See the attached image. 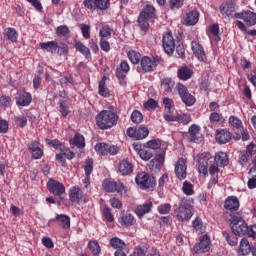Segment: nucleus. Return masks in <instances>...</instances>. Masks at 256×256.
I'll return each mask as SVG.
<instances>
[{
	"mask_svg": "<svg viewBox=\"0 0 256 256\" xmlns=\"http://www.w3.org/2000/svg\"><path fill=\"white\" fill-rule=\"evenodd\" d=\"M255 148V146L253 144H250L247 146L246 152H243L242 154H240V158H239V163L240 165H245L248 161H249V157L253 159H255L256 157V151L253 150Z\"/></svg>",
	"mask_w": 256,
	"mask_h": 256,
	"instance_id": "dca6fc26",
	"label": "nucleus"
},
{
	"mask_svg": "<svg viewBox=\"0 0 256 256\" xmlns=\"http://www.w3.org/2000/svg\"><path fill=\"white\" fill-rule=\"evenodd\" d=\"M162 45L167 55H173V53H175V39L171 32H167L163 35Z\"/></svg>",
	"mask_w": 256,
	"mask_h": 256,
	"instance_id": "1a4fd4ad",
	"label": "nucleus"
},
{
	"mask_svg": "<svg viewBox=\"0 0 256 256\" xmlns=\"http://www.w3.org/2000/svg\"><path fill=\"white\" fill-rule=\"evenodd\" d=\"M229 123L232 127H234V129H239L240 131L241 129H243V123L241 122V120H239V118L235 116H231L229 118Z\"/></svg>",
	"mask_w": 256,
	"mask_h": 256,
	"instance_id": "09e8293b",
	"label": "nucleus"
},
{
	"mask_svg": "<svg viewBox=\"0 0 256 256\" xmlns=\"http://www.w3.org/2000/svg\"><path fill=\"white\" fill-rule=\"evenodd\" d=\"M157 211L158 213H160V215H167L171 211V204L169 203L161 204L157 207Z\"/></svg>",
	"mask_w": 256,
	"mask_h": 256,
	"instance_id": "603ef678",
	"label": "nucleus"
},
{
	"mask_svg": "<svg viewBox=\"0 0 256 256\" xmlns=\"http://www.w3.org/2000/svg\"><path fill=\"white\" fill-rule=\"evenodd\" d=\"M199 23V11L192 10L186 14L184 18V25L191 27L193 25H197Z\"/></svg>",
	"mask_w": 256,
	"mask_h": 256,
	"instance_id": "aec40b11",
	"label": "nucleus"
},
{
	"mask_svg": "<svg viewBox=\"0 0 256 256\" xmlns=\"http://www.w3.org/2000/svg\"><path fill=\"white\" fill-rule=\"evenodd\" d=\"M57 53H58V55H67V53H68V49H67V44L66 43H63V42H61L60 44L59 43H57Z\"/></svg>",
	"mask_w": 256,
	"mask_h": 256,
	"instance_id": "69168bd1",
	"label": "nucleus"
},
{
	"mask_svg": "<svg viewBox=\"0 0 256 256\" xmlns=\"http://www.w3.org/2000/svg\"><path fill=\"white\" fill-rule=\"evenodd\" d=\"M192 51L194 55L199 59V61H207V56L205 55V50L203 46L198 42L191 43Z\"/></svg>",
	"mask_w": 256,
	"mask_h": 256,
	"instance_id": "b1692460",
	"label": "nucleus"
},
{
	"mask_svg": "<svg viewBox=\"0 0 256 256\" xmlns=\"http://www.w3.org/2000/svg\"><path fill=\"white\" fill-rule=\"evenodd\" d=\"M249 173H254V176L248 180V189L256 188V168L250 169Z\"/></svg>",
	"mask_w": 256,
	"mask_h": 256,
	"instance_id": "680f3d73",
	"label": "nucleus"
},
{
	"mask_svg": "<svg viewBox=\"0 0 256 256\" xmlns=\"http://www.w3.org/2000/svg\"><path fill=\"white\" fill-rule=\"evenodd\" d=\"M214 161L218 165V167H225L229 164V157L225 152H218L215 155Z\"/></svg>",
	"mask_w": 256,
	"mask_h": 256,
	"instance_id": "c85d7f7f",
	"label": "nucleus"
},
{
	"mask_svg": "<svg viewBox=\"0 0 256 256\" xmlns=\"http://www.w3.org/2000/svg\"><path fill=\"white\" fill-rule=\"evenodd\" d=\"M188 133L190 135V142L193 143H199V141H201V138H199V135L201 133V128L196 125L193 124L189 127Z\"/></svg>",
	"mask_w": 256,
	"mask_h": 256,
	"instance_id": "a878e982",
	"label": "nucleus"
},
{
	"mask_svg": "<svg viewBox=\"0 0 256 256\" xmlns=\"http://www.w3.org/2000/svg\"><path fill=\"white\" fill-rule=\"evenodd\" d=\"M47 188L52 195H56L57 197H61V195L65 194V185L57 180H50L47 183Z\"/></svg>",
	"mask_w": 256,
	"mask_h": 256,
	"instance_id": "9b49d317",
	"label": "nucleus"
},
{
	"mask_svg": "<svg viewBox=\"0 0 256 256\" xmlns=\"http://www.w3.org/2000/svg\"><path fill=\"white\" fill-rule=\"evenodd\" d=\"M192 226L195 229V231H199L200 233L203 232V222L201 218H195V220L192 222Z\"/></svg>",
	"mask_w": 256,
	"mask_h": 256,
	"instance_id": "338daca9",
	"label": "nucleus"
},
{
	"mask_svg": "<svg viewBox=\"0 0 256 256\" xmlns=\"http://www.w3.org/2000/svg\"><path fill=\"white\" fill-rule=\"evenodd\" d=\"M102 187L107 193H123V191H125V185H123V183L109 179L103 181Z\"/></svg>",
	"mask_w": 256,
	"mask_h": 256,
	"instance_id": "6e6552de",
	"label": "nucleus"
},
{
	"mask_svg": "<svg viewBox=\"0 0 256 256\" xmlns=\"http://www.w3.org/2000/svg\"><path fill=\"white\" fill-rule=\"evenodd\" d=\"M127 73L124 70H121L119 68L116 69V77L120 83V85L125 86L127 85V82H125V78L127 77Z\"/></svg>",
	"mask_w": 256,
	"mask_h": 256,
	"instance_id": "49530a36",
	"label": "nucleus"
},
{
	"mask_svg": "<svg viewBox=\"0 0 256 256\" xmlns=\"http://www.w3.org/2000/svg\"><path fill=\"white\" fill-rule=\"evenodd\" d=\"M110 246L112 249H116V251H124L125 249V241L120 238L114 237L110 239Z\"/></svg>",
	"mask_w": 256,
	"mask_h": 256,
	"instance_id": "7c9ffc66",
	"label": "nucleus"
},
{
	"mask_svg": "<svg viewBox=\"0 0 256 256\" xmlns=\"http://www.w3.org/2000/svg\"><path fill=\"white\" fill-rule=\"evenodd\" d=\"M126 133L128 137H131V139H136V141H141V139H145L146 137H149V129L145 127H140V128L129 127Z\"/></svg>",
	"mask_w": 256,
	"mask_h": 256,
	"instance_id": "0eeeda50",
	"label": "nucleus"
},
{
	"mask_svg": "<svg viewBox=\"0 0 256 256\" xmlns=\"http://www.w3.org/2000/svg\"><path fill=\"white\" fill-rule=\"evenodd\" d=\"M58 106H59V111H60L61 115H63V117H67V115H69V113H70L69 104H67L63 100H60L58 102Z\"/></svg>",
	"mask_w": 256,
	"mask_h": 256,
	"instance_id": "a18cd8bd",
	"label": "nucleus"
},
{
	"mask_svg": "<svg viewBox=\"0 0 256 256\" xmlns=\"http://www.w3.org/2000/svg\"><path fill=\"white\" fill-rule=\"evenodd\" d=\"M224 208L227 211H238L239 199L235 196H229L224 202Z\"/></svg>",
	"mask_w": 256,
	"mask_h": 256,
	"instance_id": "393cba45",
	"label": "nucleus"
},
{
	"mask_svg": "<svg viewBox=\"0 0 256 256\" xmlns=\"http://www.w3.org/2000/svg\"><path fill=\"white\" fill-rule=\"evenodd\" d=\"M211 159V153L204 152L198 156V171L204 177L209 175V160Z\"/></svg>",
	"mask_w": 256,
	"mask_h": 256,
	"instance_id": "423d86ee",
	"label": "nucleus"
},
{
	"mask_svg": "<svg viewBox=\"0 0 256 256\" xmlns=\"http://www.w3.org/2000/svg\"><path fill=\"white\" fill-rule=\"evenodd\" d=\"M182 191L184 195H188V196L194 195L195 193V190L193 189V184H191V182L189 181L183 182Z\"/></svg>",
	"mask_w": 256,
	"mask_h": 256,
	"instance_id": "79ce46f5",
	"label": "nucleus"
},
{
	"mask_svg": "<svg viewBox=\"0 0 256 256\" xmlns=\"http://www.w3.org/2000/svg\"><path fill=\"white\" fill-rule=\"evenodd\" d=\"M150 163L155 167H161L165 163V152L157 154L155 159L151 160Z\"/></svg>",
	"mask_w": 256,
	"mask_h": 256,
	"instance_id": "a19ab883",
	"label": "nucleus"
},
{
	"mask_svg": "<svg viewBox=\"0 0 256 256\" xmlns=\"http://www.w3.org/2000/svg\"><path fill=\"white\" fill-rule=\"evenodd\" d=\"M88 247L93 255H99L101 253V247L97 241H90Z\"/></svg>",
	"mask_w": 256,
	"mask_h": 256,
	"instance_id": "de8ad7c7",
	"label": "nucleus"
},
{
	"mask_svg": "<svg viewBox=\"0 0 256 256\" xmlns=\"http://www.w3.org/2000/svg\"><path fill=\"white\" fill-rule=\"evenodd\" d=\"M94 149L98 155H107L108 144L103 142L97 143Z\"/></svg>",
	"mask_w": 256,
	"mask_h": 256,
	"instance_id": "37998d69",
	"label": "nucleus"
},
{
	"mask_svg": "<svg viewBox=\"0 0 256 256\" xmlns=\"http://www.w3.org/2000/svg\"><path fill=\"white\" fill-rule=\"evenodd\" d=\"M163 105L166 113H173V100L171 98H164Z\"/></svg>",
	"mask_w": 256,
	"mask_h": 256,
	"instance_id": "13d9d810",
	"label": "nucleus"
},
{
	"mask_svg": "<svg viewBox=\"0 0 256 256\" xmlns=\"http://www.w3.org/2000/svg\"><path fill=\"white\" fill-rule=\"evenodd\" d=\"M174 217L178 219V221H189L191 217H193L191 206H189L187 202L181 201L178 207L174 210Z\"/></svg>",
	"mask_w": 256,
	"mask_h": 256,
	"instance_id": "7ed1b4c3",
	"label": "nucleus"
},
{
	"mask_svg": "<svg viewBox=\"0 0 256 256\" xmlns=\"http://www.w3.org/2000/svg\"><path fill=\"white\" fill-rule=\"evenodd\" d=\"M135 181L137 185L140 186L141 189H155V177H152L151 175L145 172L139 173L136 176Z\"/></svg>",
	"mask_w": 256,
	"mask_h": 256,
	"instance_id": "20e7f679",
	"label": "nucleus"
},
{
	"mask_svg": "<svg viewBox=\"0 0 256 256\" xmlns=\"http://www.w3.org/2000/svg\"><path fill=\"white\" fill-rule=\"evenodd\" d=\"M131 121L139 125L143 121V114L139 110H135L131 114Z\"/></svg>",
	"mask_w": 256,
	"mask_h": 256,
	"instance_id": "3c124183",
	"label": "nucleus"
},
{
	"mask_svg": "<svg viewBox=\"0 0 256 256\" xmlns=\"http://www.w3.org/2000/svg\"><path fill=\"white\" fill-rule=\"evenodd\" d=\"M84 171L85 175H91L93 173V159L88 158L85 160Z\"/></svg>",
	"mask_w": 256,
	"mask_h": 256,
	"instance_id": "6e6d98bb",
	"label": "nucleus"
},
{
	"mask_svg": "<svg viewBox=\"0 0 256 256\" xmlns=\"http://www.w3.org/2000/svg\"><path fill=\"white\" fill-rule=\"evenodd\" d=\"M111 2L109 0H96V8L100 11H107V8L110 7Z\"/></svg>",
	"mask_w": 256,
	"mask_h": 256,
	"instance_id": "8fccbe9b",
	"label": "nucleus"
},
{
	"mask_svg": "<svg viewBox=\"0 0 256 256\" xmlns=\"http://www.w3.org/2000/svg\"><path fill=\"white\" fill-rule=\"evenodd\" d=\"M48 145H51V147H53L54 149H56L57 151H62L63 149H65V145L63 143H61V141L54 139L51 140Z\"/></svg>",
	"mask_w": 256,
	"mask_h": 256,
	"instance_id": "e2e57ef3",
	"label": "nucleus"
},
{
	"mask_svg": "<svg viewBox=\"0 0 256 256\" xmlns=\"http://www.w3.org/2000/svg\"><path fill=\"white\" fill-rule=\"evenodd\" d=\"M223 235H224V237H225L227 243H228L229 245H231V247H235V246L237 245V243H238L237 236H235V235H229L228 233H224Z\"/></svg>",
	"mask_w": 256,
	"mask_h": 256,
	"instance_id": "052dcab7",
	"label": "nucleus"
},
{
	"mask_svg": "<svg viewBox=\"0 0 256 256\" xmlns=\"http://www.w3.org/2000/svg\"><path fill=\"white\" fill-rule=\"evenodd\" d=\"M80 29L84 39H91V27L87 24H80Z\"/></svg>",
	"mask_w": 256,
	"mask_h": 256,
	"instance_id": "4d7b16f0",
	"label": "nucleus"
},
{
	"mask_svg": "<svg viewBox=\"0 0 256 256\" xmlns=\"http://www.w3.org/2000/svg\"><path fill=\"white\" fill-rule=\"evenodd\" d=\"M175 174L180 181L187 179V161L184 158H180L177 161L175 165Z\"/></svg>",
	"mask_w": 256,
	"mask_h": 256,
	"instance_id": "f8f14e48",
	"label": "nucleus"
},
{
	"mask_svg": "<svg viewBox=\"0 0 256 256\" xmlns=\"http://www.w3.org/2000/svg\"><path fill=\"white\" fill-rule=\"evenodd\" d=\"M135 216L132 214H122L119 218V223L122 227H131L135 225Z\"/></svg>",
	"mask_w": 256,
	"mask_h": 256,
	"instance_id": "cd10ccee",
	"label": "nucleus"
},
{
	"mask_svg": "<svg viewBox=\"0 0 256 256\" xmlns=\"http://www.w3.org/2000/svg\"><path fill=\"white\" fill-rule=\"evenodd\" d=\"M239 251L242 255H249L252 251L251 245L249 244V240L243 238L240 241Z\"/></svg>",
	"mask_w": 256,
	"mask_h": 256,
	"instance_id": "2f4dec72",
	"label": "nucleus"
},
{
	"mask_svg": "<svg viewBox=\"0 0 256 256\" xmlns=\"http://www.w3.org/2000/svg\"><path fill=\"white\" fill-rule=\"evenodd\" d=\"M83 5L86 7V9L95 11V9H97V0H84Z\"/></svg>",
	"mask_w": 256,
	"mask_h": 256,
	"instance_id": "0e129e2a",
	"label": "nucleus"
},
{
	"mask_svg": "<svg viewBox=\"0 0 256 256\" xmlns=\"http://www.w3.org/2000/svg\"><path fill=\"white\" fill-rule=\"evenodd\" d=\"M176 89L179 97L181 98V101H183L185 105H187L188 107H192V105H195V96L189 93V89H187L185 85L178 83Z\"/></svg>",
	"mask_w": 256,
	"mask_h": 256,
	"instance_id": "39448f33",
	"label": "nucleus"
},
{
	"mask_svg": "<svg viewBox=\"0 0 256 256\" xmlns=\"http://www.w3.org/2000/svg\"><path fill=\"white\" fill-rule=\"evenodd\" d=\"M69 197L72 203H81L83 201V190L79 186H74L70 189Z\"/></svg>",
	"mask_w": 256,
	"mask_h": 256,
	"instance_id": "412c9836",
	"label": "nucleus"
},
{
	"mask_svg": "<svg viewBox=\"0 0 256 256\" xmlns=\"http://www.w3.org/2000/svg\"><path fill=\"white\" fill-rule=\"evenodd\" d=\"M107 81V77H103L99 82L98 93L101 97H109V89L105 87V83Z\"/></svg>",
	"mask_w": 256,
	"mask_h": 256,
	"instance_id": "c9c22d12",
	"label": "nucleus"
},
{
	"mask_svg": "<svg viewBox=\"0 0 256 256\" xmlns=\"http://www.w3.org/2000/svg\"><path fill=\"white\" fill-rule=\"evenodd\" d=\"M236 8H235V2L231 0L230 2H226L221 4L220 6V13L224 19H227L229 17H233L235 14Z\"/></svg>",
	"mask_w": 256,
	"mask_h": 256,
	"instance_id": "4468645a",
	"label": "nucleus"
},
{
	"mask_svg": "<svg viewBox=\"0 0 256 256\" xmlns=\"http://www.w3.org/2000/svg\"><path fill=\"white\" fill-rule=\"evenodd\" d=\"M236 19H243L244 23L248 25V27H253V25H256V13L251 11H244L241 13H235L234 14Z\"/></svg>",
	"mask_w": 256,
	"mask_h": 256,
	"instance_id": "ddd939ff",
	"label": "nucleus"
},
{
	"mask_svg": "<svg viewBox=\"0 0 256 256\" xmlns=\"http://www.w3.org/2000/svg\"><path fill=\"white\" fill-rule=\"evenodd\" d=\"M52 221H58L62 229H69L71 227V218L65 214H57Z\"/></svg>",
	"mask_w": 256,
	"mask_h": 256,
	"instance_id": "bb28decb",
	"label": "nucleus"
},
{
	"mask_svg": "<svg viewBox=\"0 0 256 256\" xmlns=\"http://www.w3.org/2000/svg\"><path fill=\"white\" fill-rule=\"evenodd\" d=\"M133 167V163H131L129 159H124L120 161L118 171L122 176L131 175V173H133Z\"/></svg>",
	"mask_w": 256,
	"mask_h": 256,
	"instance_id": "f3484780",
	"label": "nucleus"
},
{
	"mask_svg": "<svg viewBox=\"0 0 256 256\" xmlns=\"http://www.w3.org/2000/svg\"><path fill=\"white\" fill-rule=\"evenodd\" d=\"M176 122L182 123L183 125H187L191 123V115L189 114L178 115L176 116Z\"/></svg>",
	"mask_w": 256,
	"mask_h": 256,
	"instance_id": "5fc2aeb1",
	"label": "nucleus"
},
{
	"mask_svg": "<svg viewBox=\"0 0 256 256\" xmlns=\"http://www.w3.org/2000/svg\"><path fill=\"white\" fill-rule=\"evenodd\" d=\"M75 48L77 51L82 53V55H84V57H86V59H91V51L82 42H77L75 44Z\"/></svg>",
	"mask_w": 256,
	"mask_h": 256,
	"instance_id": "f704fd0d",
	"label": "nucleus"
},
{
	"mask_svg": "<svg viewBox=\"0 0 256 256\" xmlns=\"http://www.w3.org/2000/svg\"><path fill=\"white\" fill-rule=\"evenodd\" d=\"M31 101L32 97L29 92H22L16 97V105H18V107H29Z\"/></svg>",
	"mask_w": 256,
	"mask_h": 256,
	"instance_id": "6ab92c4d",
	"label": "nucleus"
},
{
	"mask_svg": "<svg viewBox=\"0 0 256 256\" xmlns=\"http://www.w3.org/2000/svg\"><path fill=\"white\" fill-rule=\"evenodd\" d=\"M161 87L166 93H171L173 87H175V82L171 78H165L161 83Z\"/></svg>",
	"mask_w": 256,
	"mask_h": 256,
	"instance_id": "58836bf2",
	"label": "nucleus"
},
{
	"mask_svg": "<svg viewBox=\"0 0 256 256\" xmlns=\"http://www.w3.org/2000/svg\"><path fill=\"white\" fill-rule=\"evenodd\" d=\"M138 155L143 161H149L153 157V152L142 149Z\"/></svg>",
	"mask_w": 256,
	"mask_h": 256,
	"instance_id": "bf43d9fd",
	"label": "nucleus"
},
{
	"mask_svg": "<svg viewBox=\"0 0 256 256\" xmlns=\"http://www.w3.org/2000/svg\"><path fill=\"white\" fill-rule=\"evenodd\" d=\"M231 138V132H229V130L227 129H221L216 131L215 139L220 145H225V143H229V141H231Z\"/></svg>",
	"mask_w": 256,
	"mask_h": 256,
	"instance_id": "a211bd4d",
	"label": "nucleus"
},
{
	"mask_svg": "<svg viewBox=\"0 0 256 256\" xmlns=\"http://www.w3.org/2000/svg\"><path fill=\"white\" fill-rule=\"evenodd\" d=\"M229 221L232 233H234V235H249L250 237H253V239H255V231L247 226V223L242 217L234 214L230 216Z\"/></svg>",
	"mask_w": 256,
	"mask_h": 256,
	"instance_id": "f257e3e1",
	"label": "nucleus"
},
{
	"mask_svg": "<svg viewBox=\"0 0 256 256\" xmlns=\"http://www.w3.org/2000/svg\"><path fill=\"white\" fill-rule=\"evenodd\" d=\"M147 146L149 149H160L161 148V140L153 139L147 142Z\"/></svg>",
	"mask_w": 256,
	"mask_h": 256,
	"instance_id": "774afa93",
	"label": "nucleus"
},
{
	"mask_svg": "<svg viewBox=\"0 0 256 256\" xmlns=\"http://www.w3.org/2000/svg\"><path fill=\"white\" fill-rule=\"evenodd\" d=\"M149 19L147 16L143 15V14H140L138 16V24H139V27L141 29V31H148L149 30Z\"/></svg>",
	"mask_w": 256,
	"mask_h": 256,
	"instance_id": "72a5a7b5",
	"label": "nucleus"
},
{
	"mask_svg": "<svg viewBox=\"0 0 256 256\" xmlns=\"http://www.w3.org/2000/svg\"><path fill=\"white\" fill-rule=\"evenodd\" d=\"M41 49H44L45 51H48V53H56L57 51V42L55 41H49V42H43L40 43Z\"/></svg>",
	"mask_w": 256,
	"mask_h": 256,
	"instance_id": "473e14b6",
	"label": "nucleus"
},
{
	"mask_svg": "<svg viewBox=\"0 0 256 256\" xmlns=\"http://www.w3.org/2000/svg\"><path fill=\"white\" fill-rule=\"evenodd\" d=\"M70 145H75L78 149H83L85 147V137L81 134H76L70 139Z\"/></svg>",
	"mask_w": 256,
	"mask_h": 256,
	"instance_id": "c756f323",
	"label": "nucleus"
},
{
	"mask_svg": "<svg viewBox=\"0 0 256 256\" xmlns=\"http://www.w3.org/2000/svg\"><path fill=\"white\" fill-rule=\"evenodd\" d=\"M28 148L34 159H41L43 157V149L39 147L38 141L30 142Z\"/></svg>",
	"mask_w": 256,
	"mask_h": 256,
	"instance_id": "4be33fe9",
	"label": "nucleus"
},
{
	"mask_svg": "<svg viewBox=\"0 0 256 256\" xmlns=\"http://www.w3.org/2000/svg\"><path fill=\"white\" fill-rule=\"evenodd\" d=\"M128 59L133 63V65H137V63L141 61V54L131 50L128 52Z\"/></svg>",
	"mask_w": 256,
	"mask_h": 256,
	"instance_id": "c03bdc74",
	"label": "nucleus"
},
{
	"mask_svg": "<svg viewBox=\"0 0 256 256\" xmlns=\"http://www.w3.org/2000/svg\"><path fill=\"white\" fill-rule=\"evenodd\" d=\"M5 34L9 41H11L12 43H17V38L19 37V34H17V30H15V28H6Z\"/></svg>",
	"mask_w": 256,
	"mask_h": 256,
	"instance_id": "4c0bfd02",
	"label": "nucleus"
},
{
	"mask_svg": "<svg viewBox=\"0 0 256 256\" xmlns=\"http://www.w3.org/2000/svg\"><path fill=\"white\" fill-rule=\"evenodd\" d=\"M144 17H148V19H153V15H155V7L153 5H146L143 10L140 12Z\"/></svg>",
	"mask_w": 256,
	"mask_h": 256,
	"instance_id": "ea45409f",
	"label": "nucleus"
},
{
	"mask_svg": "<svg viewBox=\"0 0 256 256\" xmlns=\"http://www.w3.org/2000/svg\"><path fill=\"white\" fill-rule=\"evenodd\" d=\"M210 245L211 238L209 237V235L205 234L200 237V242L194 245L193 251H195L196 253H207V251L211 249Z\"/></svg>",
	"mask_w": 256,
	"mask_h": 256,
	"instance_id": "9d476101",
	"label": "nucleus"
},
{
	"mask_svg": "<svg viewBox=\"0 0 256 256\" xmlns=\"http://www.w3.org/2000/svg\"><path fill=\"white\" fill-rule=\"evenodd\" d=\"M119 121V115L111 110H102L96 116V125L99 129H111Z\"/></svg>",
	"mask_w": 256,
	"mask_h": 256,
	"instance_id": "f03ea898",
	"label": "nucleus"
},
{
	"mask_svg": "<svg viewBox=\"0 0 256 256\" xmlns=\"http://www.w3.org/2000/svg\"><path fill=\"white\" fill-rule=\"evenodd\" d=\"M111 33H112V30L111 28H109V26H104L102 27V29H100V32H99V37L101 39H109L111 38Z\"/></svg>",
	"mask_w": 256,
	"mask_h": 256,
	"instance_id": "864d4df0",
	"label": "nucleus"
},
{
	"mask_svg": "<svg viewBox=\"0 0 256 256\" xmlns=\"http://www.w3.org/2000/svg\"><path fill=\"white\" fill-rule=\"evenodd\" d=\"M140 65L145 73H151V71H155V69H157V62H155V60H152L147 56H144L141 59Z\"/></svg>",
	"mask_w": 256,
	"mask_h": 256,
	"instance_id": "2eb2a0df",
	"label": "nucleus"
},
{
	"mask_svg": "<svg viewBox=\"0 0 256 256\" xmlns=\"http://www.w3.org/2000/svg\"><path fill=\"white\" fill-rule=\"evenodd\" d=\"M151 209H153V202L147 201L144 204L138 205L136 207L135 213L137 217H143L147 215V213H151Z\"/></svg>",
	"mask_w": 256,
	"mask_h": 256,
	"instance_id": "5701e85b",
	"label": "nucleus"
},
{
	"mask_svg": "<svg viewBox=\"0 0 256 256\" xmlns=\"http://www.w3.org/2000/svg\"><path fill=\"white\" fill-rule=\"evenodd\" d=\"M191 75H193L191 69L187 67H182L178 69V77L182 81H187L188 79H191Z\"/></svg>",
	"mask_w": 256,
	"mask_h": 256,
	"instance_id": "e433bc0d",
	"label": "nucleus"
}]
</instances>
